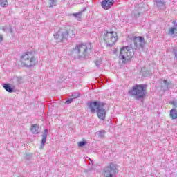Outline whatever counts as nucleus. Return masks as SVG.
Segmentation results:
<instances>
[{
    "instance_id": "6",
    "label": "nucleus",
    "mask_w": 177,
    "mask_h": 177,
    "mask_svg": "<svg viewBox=\"0 0 177 177\" xmlns=\"http://www.w3.org/2000/svg\"><path fill=\"white\" fill-rule=\"evenodd\" d=\"M68 35H70V37H73V35H75V31H74L73 30H66L65 31L62 32L61 33V41L66 42V41H67V38H68Z\"/></svg>"
},
{
    "instance_id": "27",
    "label": "nucleus",
    "mask_w": 177,
    "mask_h": 177,
    "mask_svg": "<svg viewBox=\"0 0 177 177\" xmlns=\"http://www.w3.org/2000/svg\"><path fill=\"white\" fill-rule=\"evenodd\" d=\"M8 30H9L10 34H13V28H12V26H10L8 28Z\"/></svg>"
},
{
    "instance_id": "21",
    "label": "nucleus",
    "mask_w": 177,
    "mask_h": 177,
    "mask_svg": "<svg viewBox=\"0 0 177 177\" xmlns=\"http://www.w3.org/2000/svg\"><path fill=\"white\" fill-rule=\"evenodd\" d=\"M8 5V0H0V6L3 8L6 7Z\"/></svg>"
},
{
    "instance_id": "36",
    "label": "nucleus",
    "mask_w": 177,
    "mask_h": 177,
    "mask_svg": "<svg viewBox=\"0 0 177 177\" xmlns=\"http://www.w3.org/2000/svg\"><path fill=\"white\" fill-rule=\"evenodd\" d=\"M84 45H86V43H85Z\"/></svg>"
},
{
    "instance_id": "4",
    "label": "nucleus",
    "mask_w": 177,
    "mask_h": 177,
    "mask_svg": "<svg viewBox=\"0 0 177 177\" xmlns=\"http://www.w3.org/2000/svg\"><path fill=\"white\" fill-rule=\"evenodd\" d=\"M146 84L136 85L132 88L131 93L133 96H136L137 99H142L146 96Z\"/></svg>"
},
{
    "instance_id": "12",
    "label": "nucleus",
    "mask_w": 177,
    "mask_h": 177,
    "mask_svg": "<svg viewBox=\"0 0 177 177\" xmlns=\"http://www.w3.org/2000/svg\"><path fill=\"white\" fill-rule=\"evenodd\" d=\"M156 6L158 8V9H162L164 6H165V1H161V0H154L153 1Z\"/></svg>"
},
{
    "instance_id": "28",
    "label": "nucleus",
    "mask_w": 177,
    "mask_h": 177,
    "mask_svg": "<svg viewBox=\"0 0 177 177\" xmlns=\"http://www.w3.org/2000/svg\"><path fill=\"white\" fill-rule=\"evenodd\" d=\"M173 24L174 26V28H177V22L176 20L173 21Z\"/></svg>"
},
{
    "instance_id": "1",
    "label": "nucleus",
    "mask_w": 177,
    "mask_h": 177,
    "mask_svg": "<svg viewBox=\"0 0 177 177\" xmlns=\"http://www.w3.org/2000/svg\"><path fill=\"white\" fill-rule=\"evenodd\" d=\"M19 63L22 67H32L37 63V57L32 51H26L19 55Z\"/></svg>"
},
{
    "instance_id": "34",
    "label": "nucleus",
    "mask_w": 177,
    "mask_h": 177,
    "mask_svg": "<svg viewBox=\"0 0 177 177\" xmlns=\"http://www.w3.org/2000/svg\"><path fill=\"white\" fill-rule=\"evenodd\" d=\"M80 2H84V0H80Z\"/></svg>"
},
{
    "instance_id": "23",
    "label": "nucleus",
    "mask_w": 177,
    "mask_h": 177,
    "mask_svg": "<svg viewBox=\"0 0 177 177\" xmlns=\"http://www.w3.org/2000/svg\"><path fill=\"white\" fill-rule=\"evenodd\" d=\"M46 142V135H44L43 136L42 140H41V145L44 147L45 143Z\"/></svg>"
},
{
    "instance_id": "9",
    "label": "nucleus",
    "mask_w": 177,
    "mask_h": 177,
    "mask_svg": "<svg viewBox=\"0 0 177 177\" xmlns=\"http://www.w3.org/2000/svg\"><path fill=\"white\" fill-rule=\"evenodd\" d=\"M138 9H136L134 12V17H139L141 15H143V12H146V9H145V3H140L138 5Z\"/></svg>"
},
{
    "instance_id": "35",
    "label": "nucleus",
    "mask_w": 177,
    "mask_h": 177,
    "mask_svg": "<svg viewBox=\"0 0 177 177\" xmlns=\"http://www.w3.org/2000/svg\"><path fill=\"white\" fill-rule=\"evenodd\" d=\"M176 57H177V54L176 55Z\"/></svg>"
},
{
    "instance_id": "17",
    "label": "nucleus",
    "mask_w": 177,
    "mask_h": 177,
    "mask_svg": "<svg viewBox=\"0 0 177 177\" xmlns=\"http://www.w3.org/2000/svg\"><path fill=\"white\" fill-rule=\"evenodd\" d=\"M54 38L56 41H59H59L60 42H62V32L59 30L57 33H55L54 35Z\"/></svg>"
},
{
    "instance_id": "11",
    "label": "nucleus",
    "mask_w": 177,
    "mask_h": 177,
    "mask_svg": "<svg viewBox=\"0 0 177 177\" xmlns=\"http://www.w3.org/2000/svg\"><path fill=\"white\" fill-rule=\"evenodd\" d=\"M76 49L78 50V52H83L84 55H86V53H89V52H91V48H88L86 45L77 46Z\"/></svg>"
},
{
    "instance_id": "8",
    "label": "nucleus",
    "mask_w": 177,
    "mask_h": 177,
    "mask_svg": "<svg viewBox=\"0 0 177 177\" xmlns=\"http://www.w3.org/2000/svg\"><path fill=\"white\" fill-rule=\"evenodd\" d=\"M113 3H115L114 0H103L101 2V6L105 10H109V9H111Z\"/></svg>"
},
{
    "instance_id": "25",
    "label": "nucleus",
    "mask_w": 177,
    "mask_h": 177,
    "mask_svg": "<svg viewBox=\"0 0 177 177\" xmlns=\"http://www.w3.org/2000/svg\"><path fill=\"white\" fill-rule=\"evenodd\" d=\"M84 145H86V142H85L84 141H81V142H78L79 147H84Z\"/></svg>"
},
{
    "instance_id": "19",
    "label": "nucleus",
    "mask_w": 177,
    "mask_h": 177,
    "mask_svg": "<svg viewBox=\"0 0 177 177\" xmlns=\"http://www.w3.org/2000/svg\"><path fill=\"white\" fill-rule=\"evenodd\" d=\"M72 15H73V16L76 17V19H77L78 21H80V20H81V16H82V12H77V13H73Z\"/></svg>"
},
{
    "instance_id": "20",
    "label": "nucleus",
    "mask_w": 177,
    "mask_h": 177,
    "mask_svg": "<svg viewBox=\"0 0 177 177\" xmlns=\"http://www.w3.org/2000/svg\"><path fill=\"white\" fill-rule=\"evenodd\" d=\"M169 34H170V35H174V34H177V28L175 27L170 28Z\"/></svg>"
},
{
    "instance_id": "2",
    "label": "nucleus",
    "mask_w": 177,
    "mask_h": 177,
    "mask_svg": "<svg viewBox=\"0 0 177 177\" xmlns=\"http://www.w3.org/2000/svg\"><path fill=\"white\" fill-rule=\"evenodd\" d=\"M135 56V49L132 46H125L120 48L119 57L122 63H127Z\"/></svg>"
},
{
    "instance_id": "10",
    "label": "nucleus",
    "mask_w": 177,
    "mask_h": 177,
    "mask_svg": "<svg viewBox=\"0 0 177 177\" xmlns=\"http://www.w3.org/2000/svg\"><path fill=\"white\" fill-rule=\"evenodd\" d=\"M106 168L111 170V172L115 175L120 172V170H118V166L117 165V163L114 162H110L109 165L106 167Z\"/></svg>"
},
{
    "instance_id": "7",
    "label": "nucleus",
    "mask_w": 177,
    "mask_h": 177,
    "mask_svg": "<svg viewBox=\"0 0 177 177\" xmlns=\"http://www.w3.org/2000/svg\"><path fill=\"white\" fill-rule=\"evenodd\" d=\"M129 39H130V41H133V44H134V45H138V43H140V45L146 44V43H145V37H143L142 36H129Z\"/></svg>"
},
{
    "instance_id": "29",
    "label": "nucleus",
    "mask_w": 177,
    "mask_h": 177,
    "mask_svg": "<svg viewBox=\"0 0 177 177\" xmlns=\"http://www.w3.org/2000/svg\"><path fill=\"white\" fill-rule=\"evenodd\" d=\"M163 82H164L165 85H166V86H168V85H169V83L166 80H164Z\"/></svg>"
},
{
    "instance_id": "5",
    "label": "nucleus",
    "mask_w": 177,
    "mask_h": 177,
    "mask_svg": "<svg viewBox=\"0 0 177 177\" xmlns=\"http://www.w3.org/2000/svg\"><path fill=\"white\" fill-rule=\"evenodd\" d=\"M105 37H110V41H109V44L106 45H114L115 42H117L118 37L117 36V33L115 32L114 31H110V32H106L105 34Z\"/></svg>"
},
{
    "instance_id": "24",
    "label": "nucleus",
    "mask_w": 177,
    "mask_h": 177,
    "mask_svg": "<svg viewBox=\"0 0 177 177\" xmlns=\"http://www.w3.org/2000/svg\"><path fill=\"white\" fill-rule=\"evenodd\" d=\"M2 30L5 32H8V31L9 30V27H8V26H4L2 27Z\"/></svg>"
},
{
    "instance_id": "32",
    "label": "nucleus",
    "mask_w": 177,
    "mask_h": 177,
    "mask_svg": "<svg viewBox=\"0 0 177 177\" xmlns=\"http://www.w3.org/2000/svg\"><path fill=\"white\" fill-rule=\"evenodd\" d=\"M80 96H81V95L80 93H78L76 97H75V99H77V97H80Z\"/></svg>"
},
{
    "instance_id": "22",
    "label": "nucleus",
    "mask_w": 177,
    "mask_h": 177,
    "mask_svg": "<svg viewBox=\"0 0 177 177\" xmlns=\"http://www.w3.org/2000/svg\"><path fill=\"white\" fill-rule=\"evenodd\" d=\"M169 104H171V106H173V107H175L176 109L177 107V102H176L170 101V102H169Z\"/></svg>"
},
{
    "instance_id": "31",
    "label": "nucleus",
    "mask_w": 177,
    "mask_h": 177,
    "mask_svg": "<svg viewBox=\"0 0 177 177\" xmlns=\"http://www.w3.org/2000/svg\"><path fill=\"white\" fill-rule=\"evenodd\" d=\"M86 10V8L84 7L82 8V10L80 12H82V13L83 12H85Z\"/></svg>"
},
{
    "instance_id": "26",
    "label": "nucleus",
    "mask_w": 177,
    "mask_h": 177,
    "mask_svg": "<svg viewBox=\"0 0 177 177\" xmlns=\"http://www.w3.org/2000/svg\"><path fill=\"white\" fill-rule=\"evenodd\" d=\"M73 102V98H70L69 100L66 101V104H70Z\"/></svg>"
},
{
    "instance_id": "15",
    "label": "nucleus",
    "mask_w": 177,
    "mask_h": 177,
    "mask_svg": "<svg viewBox=\"0 0 177 177\" xmlns=\"http://www.w3.org/2000/svg\"><path fill=\"white\" fill-rule=\"evenodd\" d=\"M39 129V125L33 124L30 129V131H31V132H32V133H38Z\"/></svg>"
},
{
    "instance_id": "14",
    "label": "nucleus",
    "mask_w": 177,
    "mask_h": 177,
    "mask_svg": "<svg viewBox=\"0 0 177 177\" xmlns=\"http://www.w3.org/2000/svg\"><path fill=\"white\" fill-rule=\"evenodd\" d=\"M170 118H171V120H176L177 119V110L175 108H173L171 111H170Z\"/></svg>"
},
{
    "instance_id": "16",
    "label": "nucleus",
    "mask_w": 177,
    "mask_h": 177,
    "mask_svg": "<svg viewBox=\"0 0 177 177\" xmlns=\"http://www.w3.org/2000/svg\"><path fill=\"white\" fill-rule=\"evenodd\" d=\"M3 86L7 92H10V93H12V92H13V88H12V87L10 86V84H5Z\"/></svg>"
},
{
    "instance_id": "18",
    "label": "nucleus",
    "mask_w": 177,
    "mask_h": 177,
    "mask_svg": "<svg viewBox=\"0 0 177 177\" xmlns=\"http://www.w3.org/2000/svg\"><path fill=\"white\" fill-rule=\"evenodd\" d=\"M49 1V8H53L57 5V0H48Z\"/></svg>"
},
{
    "instance_id": "3",
    "label": "nucleus",
    "mask_w": 177,
    "mask_h": 177,
    "mask_svg": "<svg viewBox=\"0 0 177 177\" xmlns=\"http://www.w3.org/2000/svg\"><path fill=\"white\" fill-rule=\"evenodd\" d=\"M90 109L91 113H96L97 115L100 120H105L106 115H107V112L105 109H103L102 104L97 102H93L90 103Z\"/></svg>"
},
{
    "instance_id": "30",
    "label": "nucleus",
    "mask_w": 177,
    "mask_h": 177,
    "mask_svg": "<svg viewBox=\"0 0 177 177\" xmlns=\"http://www.w3.org/2000/svg\"><path fill=\"white\" fill-rule=\"evenodd\" d=\"M3 41V35H0V42H2Z\"/></svg>"
},
{
    "instance_id": "13",
    "label": "nucleus",
    "mask_w": 177,
    "mask_h": 177,
    "mask_svg": "<svg viewBox=\"0 0 177 177\" xmlns=\"http://www.w3.org/2000/svg\"><path fill=\"white\" fill-rule=\"evenodd\" d=\"M102 174L104 177H113V175H115L111 169L106 168L103 170Z\"/></svg>"
},
{
    "instance_id": "33",
    "label": "nucleus",
    "mask_w": 177,
    "mask_h": 177,
    "mask_svg": "<svg viewBox=\"0 0 177 177\" xmlns=\"http://www.w3.org/2000/svg\"><path fill=\"white\" fill-rule=\"evenodd\" d=\"M79 45H84V43L79 44Z\"/></svg>"
}]
</instances>
